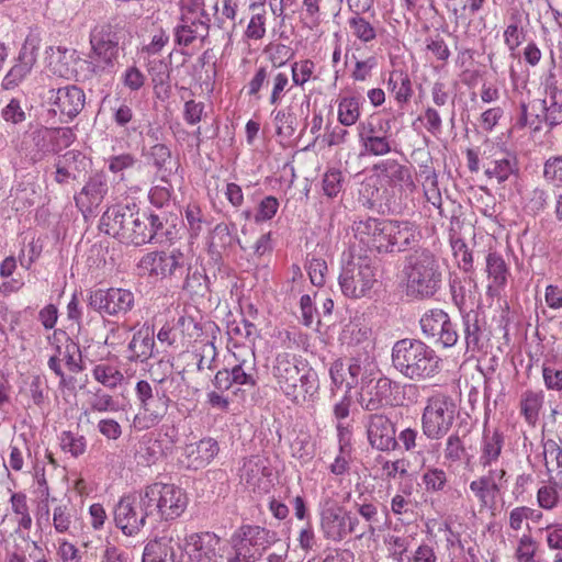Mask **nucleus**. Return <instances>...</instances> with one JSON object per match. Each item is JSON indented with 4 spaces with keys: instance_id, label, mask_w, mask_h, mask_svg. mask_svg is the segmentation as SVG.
Here are the masks:
<instances>
[{
    "instance_id": "obj_61",
    "label": "nucleus",
    "mask_w": 562,
    "mask_h": 562,
    "mask_svg": "<svg viewBox=\"0 0 562 562\" xmlns=\"http://www.w3.org/2000/svg\"><path fill=\"white\" fill-rule=\"evenodd\" d=\"M12 512L18 516V524L23 529H30L32 518L29 512L26 495L23 493H13L10 498Z\"/></svg>"
},
{
    "instance_id": "obj_1",
    "label": "nucleus",
    "mask_w": 562,
    "mask_h": 562,
    "mask_svg": "<svg viewBox=\"0 0 562 562\" xmlns=\"http://www.w3.org/2000/svg\"><path fill=\"white\" fill-rule=\"evenodd\" d=\"M277 389L293 404L303 405L314 398L319 389L316 372L295 355L280 352L272 366Z\"/></svg>"
},
{
    "instance_id": "obj_63",
    "label": "nucleus",
    "mask_w": 562,
    "mask_h": 562,
    "mask_svg": "<svg viewBox=\"0 0 562 562\" xmlns=\"http://www.w3.org/2000/svg\"><path fill=\"white\" fill-rule=\"evenodd\" d=\"M538 550V542L530 533H524L517 542L515 559L518 562H533Z\"/></svg>"
},
{
    "instance_id": "obj_2",
    "label": "nucleus",
    "mask_w": 562,
    "mask_h": 562,
    "mask_svg": "<svg viewBox=\"0 0 562 562\" xmlns=\"http://www.w3.org/2000/svg\"><path fill=\"white\" fill-rule=\"evenodd\" d=\"M392 366L404 378L426 381L435 378L441 369V358L419 339L404 338L392 348Z\"/></svg>"
},
{
    "instance_id": "obj_6",
    "label": "nucleus",
    "mask_w": 562,
    "mask_h": 562,
    "mask_svg": "<svg viewBox=\"0 0 562 562\" xmlns=\"http://www.w3.org/2000/svg\"><path fill=\"white\" fill-rule=\"evenodd\" d=\"M458 407L454 400L442 392L429 396L422 414L423 434L430 440L443 438L452 428Z\"/></svg>"
},
{
    "instance_id": "obj_43",
    "label": "nucleus",
    "mask_w": 562,
    "mask_h": 562,
    "mask_svg": "<svg viewBox=\"0 0 562 562\" xmlns=\"http://www.w3.org/2000/svg\"><path fill=\"white\" fill-rule=\"evenodd\" d=\"M209 33V25L202 20H193L190 23L178 25L175 31L176 42L179 45L189 46L196 38H204Z\"/></svg>"
},
{
    "instance_id": "obj_29",
    "label": "nucleus",
    "mask_w": 562,
    "mask_h": 562,
    "mask_svg": "<svg viewBox=\"0 0 562 562\" xmlns=\"http://www.w3.org/2000/svg\"><path fill=\"white\" fill-rule=\"evenodd\" d=\"M159 488L162 494L161 520H173L178 518L187 508V494L175 484L161 482V487Z\"/></svg>"
},
{
    "instance_id": "obj_10",
    "label": "nucleus",
    "mask_w": 562,
    "mask_h": 562,
    "mask_svg": "<svg viewBox=\"0 0 562 562\" xmlns=\"http://www.w3.org/2000/svg\"><path fill=\"white\" fill-rule=\"evenodd\" d=\"M376 282V268L368 257L349 261L339 276V285L348 297L364 296Z\"/></svg>"
},
{
    "instance_id": "obj_18",
    "label": "nucleus",
    "mask_w": 562,
    "mask_h": 562,
    "mask_svg": "<svg viewBox=\"0 0 562 562\" xmlns=\"http://www.w3.org/2000/svg\"><path fill=\"white\" fill-rule=\"evenodd\" d=\"M186 544L192 562H224V546L213 532L192 533L187 537Z\"/></svg>"
},
{
    "instance_id": "obj_54",
    "label": "nucleus",
    "mask_w": 562,
    "mask_h": 562,
    "mask_svg": "<svg viewBox=\"0 0 562 562\" xmlns=\"http://www.w3.org/2000/svg\"><path fill=\"white\" fill-rule=\"evenodd\" d=\"M59 446L64 452L70 453L74 458H79L87 450V439L82 435L65 430L60 432Z\"/></svg>"
},
{
    "instance_id": "obj_35",
    "label": "nucleus",
    "mask_w": 562,
    "mask_h": 562,
    "mask_svg": "<svg viewBox=\"0 0 562 562\" xmlns=\"http://www.w3.org/2000/svg\"><path fill=\"white\" fill-rule=\"evenodd\" d=\"M543 459L549 482L555 481V485L562 490V446L560 442L548 439L543 442Z\"/></svg>"
},
{
    "instance_id": "obj_16",
    "label": "nucleus",
    "mask_w": 562,
    "mask_h": 562,
    "mask_svg": "<svg viewBox=\"0 0 562 562\" xmlns=\"http://www.w3.org/2000/svg\"><path fill=\"white\" fill-rule=\"evenodd\" d=\"M45 100L54 114L65 116L67 121L75 119L83 109L86 94L75 85H67L57 89H49Z\"/></svg>"
},
{
    "instance_id": "obj_5",
    "label": "nucleus",
    "mask_w": 562,
    "mask_h": 562,
    "mask_svg": "<svg viewBox=\"0 0 562 562\" xmlns=\"http://www.w3.org/2000/svg\"><path fill=\"white\" fill-rule=\"evenodd\" d=\"M135 396L139 409L133 418L132 427L142 431L157 426L166 416L171 402L166 391H161L157 384L153 387L148 381L139 380L135 386Z\"/></svg>"
},
{
    "instance_id": "obj_44",
    "label": "nucleus",
    "mask_w": 562,
    "mask_h": 562,
    "mask_svg": "<svg viewBox=\"0 0 562 562\" xmlns=\"http://www.w3.org/2000/svg\"><path fill=\"white\" fill-rule=\"evenodd\" d=\"M542 404L543 393L541 391L527 390L521 394L520 414L529 425L537 423Z\"/></svg>"
},
{
    "instance_id": "obj_41",
    "label": "nucleus",
    "mask_w": 562,
    "mask_h": 562,
    "mask_svg": "<svg viewBox=\"0 0 562 562\" xmlns=\"http://www.w3.org/2000/svg\"><path fill=\"white\" fill-rule=\"evenodd\" d=\"M387 90L394 94L396 102L401 105L407 103L413 94L412 81L407 74L402 70H394L387 79Z\"/></svg>"
},
{
    "instance_id": "obj_50",
    "label": "nucleus",
    "mask_w": 562,
    "mask_h": 562,
    "mask_svg": "<svg viewBox=\"0 0 562 562\" xmlns=\"http://www.w3.org/2000/svg\"><path fill=\"white\" fill-rule=\"evenodd\" d=\"M271 60L273 64V69L270 70L269 78L272 85L269 102L271 105H278L281 102L282 98L284 97L290 80L288 74L276 70V68L281 67L284 64V61H277L274 57H272Z\"/></svg>"
},
{
    "instance_id": "obj_42",
    "label": "nucleus",
    "mask_w": 562,
    "mask_h": 562,
    "mask_svg": "<svg viewBox=\"0 0 562 562\" xmlns=\"http://www.w3.org/2000/svg\"><path fill=\"white\" fill-rule=\"evenodd\" d=\"M164 456L162 443L153 435H146L142 438L136 451L138 462L144 465L156 463Z\"/></svg>"
},
{
    "instance_id": "obj_45",
    "label": "nucleus",
    "mask_w": 562,
    "mask_h": 562,
    "mask_svg": "<svg viewBox=\"0 0 562 562\" xmlns=\"http://www.w3.org/2000/svg\"><path fill=\"white\" fill-rule=\"evenodd\" d=\"M420 177L423 178V190L424 195L427 202L431 203L436 209L439 210V214L443 216L442 198L441 192L438 187V176L435 169L430 167H425L420 172Z\"/></svg>"
},
{
    "instance_id": "obj_40",
    "label": "nucleus",
    "mask_w": 562,
    "mask_h": 562,
    "mask_svg": "<svg viewBox=\"0 0 562 562\" xmlns=\"http://www.w3.org/2000/svg\"><path fill=\"white\" fill-rule=\"evenodd\" d=\"M355 508L358 515L364 520L360 522V529L357 532V538H362L366 535L373 536L379 528L380 517L378 505L373 502L356 503Z\"/></svg>"
},
{
    "instance_id": "obj_7",
    "label": "nucleus",
    "mask_w": 562,
    "mask_h": 562,
    "mask_svg": "<svg viewBox=\"0 0 562 562\" xmlns=\"http://www.w3.org/2000/svg\"><path fill=\"white\" fill-rule=\"evenodd\" d=\"M273 542L270 531L252 525H244L231 538L233 554L226 562H257Z\"/></svg>"
},
{
    "instance_id": "obj_26",
    "label": "nucleus",
    "mask_w": 562,
    "mask_h": 562,
    "mask_svg": "<svg viewBox=\"0 0 562 562\" xmlns=\"http://www.w3.org/2000/svg\"><path fill=\"white\" fill-rule=\"evenodd\" d=\"M418 226L409 221L390 220V254L404 252L420 239Z\"/></svg>"
},
{
    "instance_id": "obj_60",
    "label": "nucleus",
    "mask_w": 562,
    "mask_h": 562,
    "mask_svg": "<svg viewBox=\"0 0 562 562\" xmlns=\"http://www.w3.org/2000/svg\"><path fill=\"white\" fill-rule=\"evenodd\" d=\"M139 166V160L131 153H122L113 155L108 158V168L112 173L120 175V180L123 181L124 171L134 169Z\"/></svg>"
},
{
    "instance_id": "obj_3",
    "label": "nucleus",
    "mask_w": 562,
    "mask_h": 562,
    "mask_svg": "<svg viewBox=\"0 0 562 562\" xmlns=\"http://www.w3.org/2000/svg\"><path fill=\"white\" fill-rule=\"evenodd\" d=\"M403 274L408 297L426 300L441 288L442 270L439 260L428 249H417L404 261Z\"/></svg>"
},
{
    "instance_id": "obj_28",
    "label": "nucleus",
    "mask_w": 562,
    "mask_h": 562,
    "mask_svg": "<svg viewBox=\"0 0 562 562\" xmlns=\"http://www.w3.org/2000/svg\"><path fill=\"white\" fill-rule=\"evenodd\" d=\"M108 190L109 187L105 177L95 173L89 178L80 193L75 196L76 205L81 210L86 209L91 211L93 206L100 205Z\"/></svg>"
},
{
    "instance_id": "obj_13",
    "label": "nucleus",
    "mask_w": 562,
    "mask_h": 562,
    "mask_svg": "<svg viewBox=\"0 0 562 562\" xmlns=\"http://www.w3.org/2000/svg\"><path fill=\"white\" fill-rule=\"evenodd\" d=\"M89 305L109 316H124L133 310L135 296L131 290L122 288L98 289L91 292Z\"/></svg>"
},
{
    "instance_id": "obj_56",
    "label": "nucleus",
    "mask_w": 562,
    "mask_h": 562,
    "mask_svg": "<svg viewBox=\"0 0 562 562\" xmlns=\"http://www.w3.org/2000/svg\"><path fill=\"white\" fill-rule=\"evenodd\" d=\"M155 383L161 391H166L168 398L181 397L187 389V380L183 371L170 374L160 380H155Z\"/></svg>"
},
{
    "instance_id": "obj_33",
    "label": "nucleus",
    "mask_w": 562,
    "mask_h": 562,
    "mask_svg": "<svg viewBox=\"0 0 562 562\" xmlns=\"http://www.w3.org/2000/svg\"><path fill=\"white\" fill-rule=\"evenodd\" d=\"M143 562H179L176 543L168 537L149 541L144 549Z\"/></svg>"
},
{
    "instance_id": "obj_36",
    "label": "nucleus",
    "mask_w": 562,
    "mask_h": 562,
    "mask_svg": "<svg viewBox=\"0 0 562 562\" xmlns=\"http://www.w3.org/2000/svg\"><path fill=\"white\" fill-rule=\"evenodd\" d=\"M147 70L157 98H168L171 91L169 64L162 59H153L149 60Z\"/></svg>"
},
{
    "instance_id": "obj_48",
    "label": "nucleus",
    "mask_w": 562,
    "mask_h": 562,
    "mask_svg": "<svg viewBox=\"0 0 562 562\" xmlns=\"http://www.w3.org/2000/svg\"><path fill=\"white\" fill-rule=\"evenodd\" d=\"M41 139L50 140V150L57 154L75 142L76 134L71 127L44 128Z\"/></svg>"
},
{
    "instance_id": "obj_51",
    "label": "nucleus",
    "mask_w": 562,
    "mask_h": 562,
    "mask_svg": "<svg viewBox=\"0 0 562 562\" xmlns=\"http://www.w3.org/2000/svg\"><path fill=\"white\" fill-rule=\"evenodd\" d=\"M227 334L231 339L228 349L233 348V342L241 344L239 339L247 340L249 345L254 347L257 328L251 322L243 317L240 321H233L228 323Z\"/></svg>"
},
{
    "instance_id": "obj_52",
    "label": "nucleus",
    "mask_w": 562,
    "mask_h": 562,
    "mask_svg": "<svg viewBox=\"0 0 562 562\" xmlns=\"http://www.w3.org/2000/svg\"><path fill=\"white\" fill-rule=\"evenodd\" d=\"M173 337L177 339L178 345H184L199 336L200 327L193 317L188 315H180L172 324Z\"/></svg>"
},
{
    "instance_id": "obj_59",
    "label": "nucleus",
    "mask_w": 562,
    "mask_h": 562,
    "mask_svg": "<svg viewBox=\"0 0 562 562\" xmlns=\"http://www.w3.org/2000/svg\"><path fill=\"white\" fill-rule=\"evenodd\" d=\"M74 508L70 502L60 503L53 509V525L57 532L65 533L69 531L74 518Z\"/></svg>"
},
{
    "instance_id": "obj_47",
    "label": "nucleus",
    "mask_w": 562,
    "mask_h": 562,
    "mask_svg": "<svg viewBox=\"0 0 562 562\" xmlns=\"http://www.w3.org/2000/svg\"><path fill=\"white\" fill-rule=\"evenodd\" d=\"M94 380L103 386L114 390L122 384L124 374L117 366L101 362L92 369Z\"/></svg>"
},
{
    "instance_id": "obj_31",
    "label": "nucleus",
    "mask_w": 562,
    "mask_h": 562,
    "mask_svg": "<svg viewBox=\"0 0 562 562\" xmlns=\"http://www.w3.org/2000/svg\"><path fill=\"white\" fill-rule=\"evenodd\" d=\"M374 169L394 187L398 186L409 191L415 189L411 169L395 159H385L376 164Z\"/></svg>"
},
{
    "instance_id": "obj_38",
    "label": "nucleus",
    "mask_w": 562,
    "mask_h": 562,
    "mask_svg": "<svg viewBox=\"0 0 562 562\" xmlns=\"http://www.w3.org/2000/svg\"><path fill=\"white\" fill-rule=\"evenodd\" d=\"M463 336L468 351H480L483 348V330L479 324L477 313L471 311L462 316Z\"/></svg>"
},
{
    "instance_id": "obj_39",
    "label": "nucleus",
    "mask_w": 562,
    "mask_h": 562,
    "mask_svg": "<svg viewBox=\"0 0 562 562\" xmlns=\"http://www.w3.org/2000/svg\"><path fill=\"white\" fill-rule=\"evenodd\" d=\"M161 482L151 483L144 488L137 491L140 506L148 517H157L161 520L162 494L160 493Z\"/></svg>"
},
{
    "instance_id": "obj_9",
    "label": "nucleus",
    "mask_w": 562,
    "mask_h": 562,
    "mask_svg": "<svg viewBox=\"0 0 562 562\" xmlns=\"http://www.w3.org/2000/svg\"><path fill=\"white\" fill-rule=\"evenodd\" d=\"M117 27L103 23L90 33L91 53L89 54L91 70L94 74L112 68L119 55Z\"/></svg>"
},
{
    "instance_id": "obj_19",
    "label": "nucleus",
    "mask_w": 562,
    "mask_h": 562,
    "mask_svg": "<svg viewBox=\"0 0 562 562\" xmlns=\"http://www.w3.org/2000/svg\"><path fill=\"white\" fill-rule=\"evenodd\" d=\"M397 387L386 376H381L378 380H362V385L359 392L358 402L361 407L368 412H375L384 406L394 405L393 389Z\"/></svg>"
},
{
    "instance_id": "obj_27",
    "label": "nucleus",
    "mask_w": 562,
    "mask_h": 562,
    "mask_svg": "<svg viewBox=\"0 0 562 562\" xmlns=\"http://www.w3.org/2000/svg\"><path fill=\"white\" fill-rule=\"evenodd\" d=\"M239 472L241 481L254 491L265 488L268 477L271 475L268 460L258 454L245 459Z\"/></svg>"
},
{
    "instance_id": "obj_57",
    "label": "nucleus",
    "mask_w": 562,
    "mask_h": 562,
    "mask_svg": "<svg viewBox=\"0 0 562 562\" xmlns=\"http://www.w3.org/2000/svg\"><path fill=\"white\" fill-rule=\"evenodd\" d=\"M465 456L467 449L461 437L458 434L450 435L443 448L445 464L451 467L461 462Z\"/></svg>"
},
{
    "instance_id": "obj_20",
    "label": "nucleus",
    "mask_w": 562,
    "mask_h": 562,
    "mask_svg": "<svg viewBox=\"0 0 562 562\" xmlns=\"http://www.w3.org/2000/svg\"><path fill=\"white\" fill-rule=\"evenodd\" d=\"M484 175L490 180L504 183L519 172V165L516 154L496 148L493 153L483 158Z\"/></svg>"
},
{
    "instance_id": "obj_21",
    "label": "nucleus",
    "mask_w": 562,
    "mask_h": 562,
    "mask_svg": "<svg viewBox=\"0 0 562 562\" xmlns=\"http://www.w3.org/2000/svg\"><path fill=\"white\" fill-rule=\"evenodd\" d=\"M366 427L368 441L373 449L384 452L397 448L395 427L385 415L371 414L367 419Z\"/></svg>"
},
{
    "instance_id": "obj_11",
    "label": "nucleus",
    "mask_w": 562,
    "mask_h": 562,
    "mask_svg": "<svg viewBox=\"0 0 562 562\" xmlns=\"http://www.w3.org/2000/svg\"><path fill=\"white\" fill-rule=\"evenodd\" d=\"M355 238L370 251L390 254V220L366 217L352 224Z\"/></svg>"
},
{
    "instance_id": "obj_55",
    "label": "nucleus",
    "mask_w": 562,
    "mask_h": 562,
    "mask_svg": "<svg viewBox=\"0 0 562 562\" xmlns=\"http://www.w3.org/2000/svg\"><path fill=\"white\" fill-rule=\"evenodd\" d=\"M61 362L65 363L67 370L72 374L80 373L85 370L80 347L69 337L65 339V351L61 357Z\"/></svg>"
},
{
    "instance_id": "obj_15",
    "label": "nucleus",
    "mask_w": 562,
    "mask_h": 562,
    "mask_svg": "<svg viewBox=\"0 0 562 562\" xmlns=\"http://www.w3.org/2000/svg\"><path fill=\"white\" fill-rule=\"evenodd\" d=\"M419 324L423 334L428 338H432L435 342L443 348L453 347L458 342L457 325L452 323L448 313L440 308L430 310L425 313Z\"/></svg>"
},
{
    "instance_id": "obj_25",
    "label": "nucleus",
    "mask_w": 562,
    "mask_h": 562,
    "mask_svg": "<svg viewBox=\"0 0 562 562\" xmlns=\"http://www.w3.org/2000/svg\"><path fill=\"white\" fill-rule=\"evenodd\" d=\"M505 436L497 428H484L479 450V464L484 470L499 468ZM501 468H504L501 465Z\"/></svg>"
},
{
    "instance_id": "obj_46",
    "label": "nucleus",
    "mask_w": 562,
    "mask_h": 562,
    "mask_svg": "<svg viewBox=\"0 0 562 562\" xmlns=\"http://www.w3.org/2000/svg\"><path fill=\"white\" fill-rule=\"evenodd\" d=\"M149 235L156 244L171 243L177 237L175 226H167V221L158 214L147 215Z\"/></svg>"
},
{
    "instance_id": "obj_64",
    "label": "nucleus",
    "mask_w": 562,
    "mask_h": 562,
    "mask_svg": "<svg viewBox=\"0 0 562 562\" xmlns=\"http://www.w3.org/2000/svg\"><path fill=\"white\" fill-rule=\"evenodd\" d=\"M544 180L554 186H562V155L552 156L543 164Z\"/></svg>"
},
{
    "instance_id": "obj_14",
    "label": "nucleus",
    "mask_w": 562,
    "mask_h": 562,
    "mask_svg": "<svg viewBox=\"0 0 562 562\" xmlns=\"http://www.w3.org/2000/svg\"><path fill=\"white\" fill-rule=\"evenodd\" d=\"M138 497L137 492L124 495L114 507L115 526L128 537L137 535L149 518L147 513L143 510Z\"/></svg>"
},
{
    "instance_id": "obj_22",
    "label": "nucleus",
    "mask_w": 562,
    "mask_h": 562,
    "mask_svg": "<svg viewBox=\"0 0 562 562\" xmlns=\"http://www.w3.org/2000/svg\"><path fill=\"white\" fill-rule=\"evenodd\" d=\"M220 446L213 438H203L183 447L180 462L190 470H200L218 454Z\"/></svg>"
},
{
    "instance_id": "obj_24",
    "label": "nucleus",
    "mask_w": 562,
    "mask_h": 562,
    "mask_svg": "<svg viewBox=\"0 0 562 562\" xmlns=\"http://www.w3.org/2000/svg\"><path fill=\"white\" fill-rule=\"evenodd\" d=\"M37 60V48L26 41L20 49L14 65L2 79L1 87L4 90L15 89L32 71Z\"/></svg>"
},
{
    "instance_id": "obj_37",
    "label": "nucleus",
    "mask_w": 562,
    "mask_h": 562,
    "mask_svg": "<svg viewBox=\"0 0 562 562\" xmlns=\"http://www.w3.org/2000/svg\"><path fill=\"white\" fill-rule=\"evenodd\" d=\"M155 346L154 333L149 328H142L133 335L128 344L132 361L144 362L151 357Z\"/></svg>"
},
{
    "instance_id": "obj_12",
    "label": "nucleus",
    "mask_w": 562,
    "mask_h": 562,
    "mask_svg": "<svg viewBox=\"0 0 562 562\" xmlns=\"http://www.w3.org/2000/svg\"><path fill=\"white\" fill-rule=\"evenodd\" d=\"M186 257L179 249L170 252L151 251L142 257L138 269L143 274L156 278L182 276L186 268Z\"/></svg>"
},
{
    "instance_id": "obj_32",
    "label": "nucleus",
    "mask_w": 562,
    "mask_h": 562,
    "mask_svg": "<svg viewBox=\"0 0 562 562\" xmlns=\"http://www.w3.org/2000/svg\"><path fill=\"white\" fill-rule=\"evenodd\" d=\"M542 121L553 128L562 124V89L555 85L546 87V98L541 100Z\"/></svg>"
},
{
    "instance_id": "obj_62",
    "label": "nucleus",
    "mask_w": 562,
    "mask_h": 562,
    "mask_svg": "<svg viewBox=\"0 0 562 562\" xmlns=\"http://www.w3.org/2000/svg\"><path fill=\"white\" fill-rule=\"evenodd\" d=\"M349 26L353 36L363 43L371 42L376 36L374 26L364 18L360 16L359 13L349 19Z\"/></svg>"
},
{
    "instance_id": "obj_8",
    "label": "nucleus",
    "mask_w": 562,
    "mask_h": 562,
    "mask_svg": "<svg viewBox=\"0 0 562 562\" xmlns=\"http://www.w3.org/2000/svg\"><path fill=\"white\" fill-rule=\"evenodd\" d=\"M319 527L324 539L341 542L360 529V520L356 514L335 501L326 499L319 509Z\"/></svg>"
},
{
    "instance_id": "obj_49",
    "label": "nucleus",
    "mask_w": 562,
    "mask_h": 562,
    "mask_svg": "<svg viewBox=\"0 0 562 562\" xmlns=\"http://www.w3.org/2000/svg\"><path fill=\"white\" fill-rule=\"evenodd\" d=\"M153 241V235H149L147 214H139L136 212L127 235L125 236V244L140 246Z\"/></svg>"
},
{
    "instance_id": "obj_34",
    "label": "nucleus",
    "mask_w": 562,
    "mask_h": 562,
    "mask_svg": "<svg viewBox=\"0 0 562 562\" xmlns=\"http://www.w3.org/2000/svg\"><path fill=\"white\" fill-rule=\"evenodd\" d=\"M149 156L160 177L161 182H167V178L177 173L180 164L173 158L171 150L165 144H156L150 147Z\"/></svg>"
},
{
    "instance_id": "obj_17",
    "label": "nucleus",
    "mask_w": 562,
    "mask_h": 562,
    "mask_svg": "<svg viewBox=\"0 0 562 562\" xmlns=\"http://www.w3.org/2000/svg\"><path fill=\"white\" fill-rule=\"evenodd\" d=\"M507 483L505 468L486 470V473L471 481L469 488L479 502L480 508H493Z\"/></svg>"
},
{
    "instance_id": "obj_4",
    "label": "nucleus",
    "mask_w": 562,
    "mask_h": 562,
    "mask_svg": "<svg viewBox=\"0 0 562 562\" xmlns=\"http://www.w3.org/2000/svg\"><path fill=\"white\" fill-rule=\"evenodd\" d=\"M229 351L228 367L216 372L214 386L221 391H228L234 385L255 387L259 373L252 346L233 342Z\"/></svg>"
},
{
    "instance_id": "obj_30",
    "label": "nucleus",
    "mask_w": 562,
    "mask_h": 562,
    "mask_svg": "<svg viewBox=\"0 0 562 562\" xmlns=\"http://www.w3.org/2000/svg\"><path fill=\"white\" fill-rule=\"evenodd\" d=\"M486 273L488 278L487 290L492 295H499L506 286L509 277V268L503 256L496 251H490L485 258Z\"/></svg>"
},
{
    "instance_id": "obj_53",
    "label": "nucleus",
    "mask_w": 562,
    "mask_h": 562,
    "mask_svg": "<svg viewBox=\"0 0 562 562\" xmlns=\"http://www.w3.org/2000/svg\"><path fill=\"white\" fill-rule=\"evenodd\" d=\"M360 117V102L356 97H344L338 103V122L344 126L355 125Z\"/></svg>"
},
{
    "instance_id": "obj_58",
    "label": "nucleus",
    "mask_w": 562,
    "mask_h": 562,
    "mask_svg": "<svg viewBox=\"0 0 562 562\" xmlns=\"http://www.w3.org/2000/svg\"><path fill=\"white\" fill-rule=\"evenodd\" d=\"M389 130V122H384L382 119L371 115L358 125L359 139L363 142L369 139V137L387 134Z\"/></svg>"
},
{
    "instance_id": "obj_23",
    "label": "nucleus",
    "mask_w": 562,
    "mask_h": 562,
    "mask_svg": "<svg viewBox=\"0 0 562 562\" xmlns=\"http://www.w3.org/2000/svg\"><path fill=\"white\" fill-rule=\"evenodd\" d=\"M135 214L136 212L128 205H113L102 214L100 228L105 234L125 243V236Z\"/></svg>"
}]
</instances>
